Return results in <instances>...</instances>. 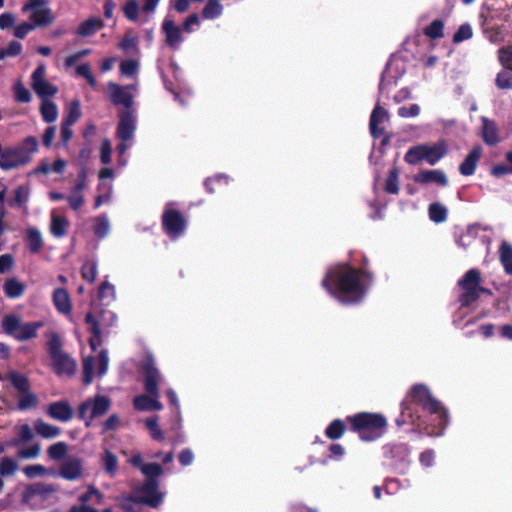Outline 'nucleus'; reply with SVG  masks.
Segmentation results:
<instances>
[{
	"label": "nucleus",
	"mask_w": 512,
	"mask_h": 512,
	"mask_svg": "<svg viewBox=\"0 0 512 512\" xmlns=\"http://www.w3.org/2000/svg\"><path fill=\"white\" fill-rule=\"evenodd\" d=\"M372 277L366 271L347 264L330 268L322 281L327 292L343 304H356L366 295Z\"/></svg>",
	"instance_id": "obj_1"
},
{
	"label": "nucleus",
	"mask_w": 512,
	"mask_h": 512,
	"mask_svg": "<svg viewBox=\"0 0 512 512\" xmlns=\"http://www.w3.org/2000/svg\"><path fill=\"white\" fill-rule=\"evenodd\" d=\"M411 401L405 400L402 403L401 418L397 419L399 426L406 423H411L419 427L424 425L420 416L416 412L414 407L416 404L423 407V409L429 412L436 422L435 428L428 430V434L432 436H440L443 434L444 429L448 425V415L442 404L436 400L430 393L429 389L421 384L415 385L408 396Z\"/></svg>",
	"instance_id": "obj_2"
},
{
	"label": "nucleus",
	"mask_w": 512,
	"mask_h": 512,
	"mask_svg": "<svg viewBox=\"0 0 512 512\" xmlns=\"http://www.w3.org/2000/svg\"><path fill=\"white\" fill-rule=\"evenodd\" d=\"M142 372L144 376V388L147 394L138 395L134 398L133 404L135 409L139 411L162 410L163 405L159 401V384L162 381V376L152 357H147L142 362Z\"/></svg>",
	"instance_id": "obj_3"
},
{
	"label": "nucleus",
	"mask_w": 512,
	"mask_h": 512,
	"mask_svg": "<svg viewBox=\"0 0 512 512\" xmlns=\"http://www.w3.org/2000/svg\"><path fill=\"white\" fill-rule=\"evenodd\" d=\"M43 325L41 321L23 322L19 315L13 313L5 315L1 320L3 332L21 342L36 338Z\"/></svg>",
	"instance_id": "obj_4"
},
{
	"label": "nucleus",
	"mask_w": 512,
	"mask_h": 512,
	"mask_svg": "<svg viewBox=\"0 0 512 512\" xmlns=\"http://www.w3.org/2000/svg\"><path fill=\"white\" fill-rule=\"evenodd\" d=\"M354 431L365 441H372L382 435L386 427V420L380 414L359 413L350 418Z\"/></svg>",
	"instance_id": "obj_5"
},
{
	"label": "nucleus",
	"mask_w": 512,
	"mask_h": 512,
	"mask_svg": "<svg viewBox=\"0 0 512 512\" xmlns=\"http://www.w3.org/2000/svg\"><path fill=\"white\" fill-rule=\"evenodd\" d=\"M447 153L445 141L434 144H419L410 147L405 153L404 160L410 165L426 162L429 165L437 164Z\"/></svg>",
	"instance_id": "obj_6"
},
{
	"label": "nucleus",
	"mask_w": 512,
	"mask_h": 512,
	"mask_svg": "<svg viewBox=\"0 0 512 512\" xmlns=\"http://www.w3.org/2000/svg\"><path fill=\"white\" fill-rule=\"evenodd\" d=\"M21 10L36 29L48 27L55 21L47 0H27Z\"/></svg>",
	"instance_id": "obj_7"
},
{
	"label": "nucleus",
	"mask_w": 512,
	"mask_h": 512,
	"mask_svg": "<svg viewBox=\"0 0 512 512\" xmlns=\"http://www.w3.org/2000/svg\"><path fill=\"white\" fill-rule=\"evenodd\" d=\"M136 130V117L132 110H124L119 113V123L117 127V137L120 143L117 151L120 155H125L128 149L132 147L134 133Z\"/></svg>",
	"instance_id": "obj_8"
},
{
	"label": "nucleus",
	"mask_w": 512,
	"mask_h": 512,
	"mask_svg": "<svg viewBox=\"0 0 512 512\" xmlns=\"http://www.w3.org/2000/svg\"><path fill=\"white\" fill-rule=\"evenodd\" d=\"M111 401L107 396L95 395L83 401L78 407V416L85 421L86 426H90L92 421L104 415L110 408Z\"/></svg>",
	"instance_id": "obj_9"
},
{
	"label": "nucleus",
	"mask_w": 512,
	"mask_h": 512,
	"mask_svg": "<svg viewBox=\"0 0 512 512\" xmlns=\"http://www.w3.org/2000/svg\"><path fill=\"white\" fill-rule=\"evenodd\" d=\"M165 493L158 489V481L156 479H148L141 486L133 490L129 497L135 503L145 504L156 508L163 502Z\"/></svg>",
	"instance_id": "obj_10"
},
{
	"label": "nucleus",
	"mask_w": 512,
	"mask_h": 512,
	"mask_svg": "<svg viewBox=\"0 0 512 512\" xmlns=\"http://www.w3.org/2000/svg\"><path fill=\"white\" fill-rule=\"evenodd\" d=\"M31 86L41 100L49 99L58 92V88L46 79V67L38 65L31 75Z\"/></svg>",
	"instance_id": "obj_11"
},
{
	"label": "nucleus",
	"mask_w": 512,
	"mask_h": 512,
	"mask_svg": "<svg viewBox=\"0 0 512 512\" xmlns=\"http://www.w3.org/2000/svg\"><path fill=\"white\" fill-rule=\"evenodd\" d=\"M109 99L114 105H121L126 110H130L133 104L132 91L137 90L135 84L121 86L114 82H109L108 85Z\"/></svg>",
	"instance_id": "obj_12"
},
{
	"label": "nucleus",
	"mask_w": 512,
	"mask_h": 512,
	"mask_svg": "<svg viewBox=\"0 0 512 512\" xmlns=\"http://www.w3.org/2000/svg\"><path fill=\"white\" fill-rule=\"evenodd\" d=\"M162 222L165 232L172 239L181 236L186 228V221L183 215L174 209L167 208L162 216Z\"/></svg>",
	"instance_id": "obj_13"
},
{
	"label": "nucleus",
	"mask_w": 512,
	"mask_h": 512,
	"mask_svg": "<svg viewBox=\"0 0 512 512\" xmlns=\"http://www.w3.org/2000/svg\"><path fill=\"white\" fill-rule=\"evenodd\" d=\"M161 29L165 35L166 44L173 50L180 49V46L184 41V37L182 35L183 29L176 25L170 15H167L163 20Z\"/></svg>",
	"instance_id": "obj_14"
},
{
	"label": "nucleus",
	"mask_w": 512,
	"mask_h": 512,
	"mask_svg": "<svg viewBox=\"0 0 512 512\" xmlns=\"http://www.w3.org/2000/svg\"><path fill=\"white\" fill-rule=\"evenodd\" d=\"M389 119L390 115L388 111L377 103L370 115L369 122L370 133L374 138H380L384 134V124L389 122Z\"/></svg>",
	"instance_id": "obj_15"
},
{
	"label": "nucleus",
	"mask_w": 512,
	"mask_h": 512,
	"mask_svg": "<svg viewBox=\"0 0 512 512\" xmlns=\"http://www.w3.org/2000/svg\"><path fill=\"white\" fill-rule=\"evenodd\" d=\"M413 180L421 185L435 183L441 187H446L449 184L446 173L441 169L421 170L414 175Z\"/></svg>",
	"instance_id": "obj_16"
},
{
	"label": "nucleus",
	"mask_w": 512,
	"mask_h": 512,
	"mask_svg": "<svg viewBox=\"0 0 512 512\" xmlns=\"http://www.w3.org/2000/svg\"><path fill=\"white\" fill-rule=\"evenodd\" d=\"M83 471L82 461L77 457H68L59 470V475L66 480H77L81 477Z\"/></svg>",
	"instance_id": "obj_17"
},
{
	"label": "nucleus",
	"mask_w": 512,
	"mask_h": 512,
	"mask_svg": "<svg viewBox=\"0 0 512 512\" xmlns=\"http://www.w3.org/2000/svg\"><path fill=\"white\" fill-rule=\"evenodd\" d=\"M47 414L52 419L68 422L73 418V408L67 401H57L47 407Z\"/></svg>",
	"instance_id": "obj_18"
},
{
	"label": "nucleus",
	"mask_w": 512,
	"mask_h": 512,
	"mask_svg": "<svg viewBox=\"0 0 512 512\" xmlns=\"http://www.w3.org/2000/svg\"><path fill=\"white\" fill-rule=\"evenodd\" d=\"M54 371L58 375L71 376L76 371V362L66 353L51 358Z\"/></svg>",
	"instance_id": "obj_19"
},
{
	"label": "nucleus",
	"mask_w": 512,
	"mask_h": 512,
	"mask_svg": "<svg viewBox=\"0 0 512 512\" xmlns=\"http://www.w3.org/2000/svg\"><path fill=\"white\" fill-rule=\"evenodd\" d=\"M482 156V148L480 146L474 147L469 154L465 157L459 166V172L463 176H471L475 173L477 164Z\"/></svg>",
	"instance_id": "obj_20"
},
{
	"label": "nucleus",
	"mask_w": 512,
	"mask_h": 512,
	"mask_svg": "<svg viewBox=\"0 0 512 512\" xmlns=\"http://www.w3.org/2000/svg\"><path fill=\"white\" fill-rule=\"evenodd\" d=\"M53 304L57 311L63 315H69L72 310V305L68 292L63 288H57L52 296Z\"/></svg>",
	"instance_id": "obj_21"
},
{
	"label": "nucleus",
	"mask_w": 512,
	"mask_h": 512,
	"mask_svg": "<svg viewBox=\"0 0 512 512\" xmlns=\"http://www.w3.org/2000/svg\"><path fill=\"white\" fill-rule=\"evenodd\" d=\"M29 185H21L14 191L13 199L10 201V206L22 209L24 212L28 211V202L30 199Z\"/></svg>",
	"instance_id": "obj_22"
},
{
	"label": "nucleus",
	"mask_w": 512,
	"mask_h": 512,
	"mask_svg": "<svg viewBox=\"0 0 512 512\" xmlns=\"http://www.w3.org/2000/svg\"><path fill=\"white\" fill-rule=\"evenodd\" d=\"M86 322L90 326L91 337L89 339L90 347L93 351L101 345L102 337H101V323L94 318V316L89 313L86 315Z\"/></svg>",
	"instance_id": "obj_23"
},
{
	"label": "nucleus",
	"mask_w": 512,
	"mask_h": 512,
	"mask_svg": "<svg viewBox=\"0 0 512 512\" xmlns=\"http://www.w3.org/2000/svg\"><path fill=\"white\" fill-rule=\"evenodd\" d=\"M482 124L483 141L489 146L496 145L499 142V137L495 122L483 117Z\"/></svg>",
	"instance_id": "obj_24"
},
{
	"label": "nucleus",
	"mask_w": 512,
	"mask_h": 512,
	"mask_svg": "<svg viewBox=\"0 0 512 512\" xmlns=\"http://www.w3.org/2000/svg\"><path fill=\"white\" fill-rule=\"evenodd\" d=\"M2 289L6 297L17 299L24 294L25 285L16 277H10L4 282Z\"/></svg>",
	"instance_id": "obj_25"
},
{
	"label": "nucleus",
	"mask_w": 512,
	"mask_h": 512,
	"mask_svg": "<svg viewBox=\"0 0 512 512\" xmlns=\"http://www.w3.org/2000/svg\"><path fill=\"white\" fill-rule=\"evenodd\" d=\"M69 222L65 216L51 213L50 232L56 238H62L66 235Z\"/></svg>",
	"instance_id": "obj_26"
},
{
	"label": "nucleus",
	"mask_w": 512,
	"mask_h": 512,
	"mask_svg": "<svg viewBox=\"0 0 512 512\" xmlns=\"http://www.w3.org/2000/svg\"><path fill=\"white\" fill-rule=\"evenodd\" d=\"M5 378L11 383L13 388L18 392H25L30 389V381L26 375L16 370L9 371Z\"/></svg>",
	"instance_id": "obj_27"
},
{
	"label": "nucleus",
	"mask_w": 512,
	"mask_h": 512,
	"mask_svg": "<svg viewBox=\"0 0 512 512\" xmlns=\"http://www.w3.org/2000/svg\"><path fill=\"white\" fill-rule=\"evenodd\" d=\"M499 260L506 274L512 276V244L502 241L499 247Z\"/></svg>",
	"instance_id": "obj_28"
},
{
	"label": "nucleus",
	"mask_w": 512,
	"mask_h": 512,
	"mask_svg": "<svg viewBox=\"0 0 512 512\" xmlns=\"http://www.w3.org/2000/svg\"><path fill=\"white\" fill-rule=\"evenodd\" d=\"M38 396L31 391V389L25 392H20L17 398V409L20 411H26L35 408L38 405Z\"/></svg>",
	"instance_id": "obj_29"
},
{
	"label": "nucleus",
	"mask_w": 512,
	"mask_h": 512,
	"mask_svg": "<svg viewBox=\"0 0 512 512\" xmlns=\"http://www.w3.org/2000/svg\"><path fill=\"white\" fill-rule=\"evenodd\" d=\"M34 429L39 436L46 439L58 437L61 433V429L59 427L48 424L41 419H37L34 422Z\"/></svg>",
	"instance_id": "obj_30"
},
{
	"label": "nucleus",
	"mask_w": 512,
	"mask_h": 512,
	"mask_svg": "<svg viewBox=\"0 0 512 512\" xmlns=\"http://www.w3.org/2000/svg\"><path fill=\"white\" fill-rule=\"evenodd\" d=\"M26 238L30 252L34 254L39 253L44 245L39 229L36 227L28 228Z\"/></svg>",
	"instance_id": "obj_31"
},
{
	"label": "nucleus",
	"mask_w": 512,
	"mask_h": 512,
	"mask_svg": "<svg viewBox=\"0 0 512 512\" xmlns=\"http://www.w3.org/2000/svg\"><path fill=\"white\" fill-rule=\"evenodd\" d=\"M40 113L46 123H53L58 118L57 105L50 99H44L41 102Z\"/></svg>",
	"instance_id": "obj_32"
},
{
	"label": "nucleus",
	"mask_w": 512,
	"mask_h": 512,
	"mask_svg": "<svg viewBox=\"0 0 512 512\" xmlns=\"http://www.w3.org/2000/svg\"><path fill=\"white\" fill-rule=\"evenodd\" d=\"M429 219L434 223H443L447 220L448 209L439 202L431 203L428 207Z\"/></svg>",
	"instance_id": "obj_33"
},
{
	"label": "nucleus",
	"mask_w": 512,
	"mask_h": 512,
	"mask_svg": "<svg viewBox=\"0 0 512 512\" xmlns=\"http://www.w3.org/2000/svg\"><path fill=\"white\" fill-rule=\"evenodd\" d=\"M480 273L476 269H470L466 272L464 277L459 280L461 288L483 289L480 287Z\"/></svg>",
	"instance_id": "obj_34"
},
{
	"label": "nucleus",
	"mask_w": 512,
	"mask_h": 512,
	"mask_svg": "<svg viewBox=\"0 0 512 512\" xmlns=\"http://www.w3.org/2000/svg\"><path fill=\"white\" fill-rule=\"evenodd\" d=\"M95 235L103 239L108 236L110 232V221L106 214L99 215L93 219Z\"/></svg>",
	"instance_id": "obj_35"
},
{
	"label": "nucleus",
	"mask_w": 512,
	"mask_h": 512,
	"mask_svg": "<svg viewBox=\"0 0 512 512\" xmlns=\"http://www.w3.org/2000/svg\"><path fill=\"white\" fill-rule=\"evenodd\" d=\"M223 6L220 0H208L203 8L202 16L204 19L213 20L222 15Z\"/></svg>",
	"instance_id": "obj_36"
},
{
	"label": "nucleus",
	"mask_w": 512,
	"mask_h": 512,
	"mask_svg": "<svg viewBox=\"0 0 512 512\" xmlns=\"http://www.w3.org/2000/svg\"><path fill=\"white\" fill-rule=\"evenodd\" d=\"M102 463L105 471L111 476L114 477L118 471L119 462L117 456L109 451L105 450L102 456Z\"/></svg>",
	"instance_id": "obj_37"
},
{
	"label": "nucleus",
	"mask_w": 512,
	"mask_h": 512,
	"mask_svg": "<svg viewBox=\"0 0 512 512\" xmlns=\"http://www.w3.org/2000/svg\"><path fill=\"white\" fill-rule=\"evenodd\" d=\"M103 26V22L99 18H90L84 21L78 28L77 33L80 36H90Z\"/></svg>",
	"instance_id": "obj_38"
},
{
	"label": "nucleus",
	"mask_w": 512,
	"mask_h": 512,
	"mask_svg": "<svg viewBox=\"0 0 512 512\" xmlns=\"http://www.w3.org/2000/svg\"><path fill=\"white\" fill-rule=\"evenodd\" d=\"M116 297L114 285L108 281H104L99 288V299L104 305L111 304Z\"/></svg>",
	"instance_id": "obj_39"
},
{
	"label": "nucleus",
	"mask_w": 512,
	"mask_h": 512,
	"mask_svg": "<svg viewBox=\"0 0 512 512\" xmlns=\"http://www.w3.org/2000/svg\"><path fill=\"white\" fill-rule=\"evenodd\" d=\"M464 292L459 297V302L462 307H468L473 302H475L481 293L488 292L487 289H471V288H462Z\"/></svg>",
	"instance_id": "obj_40"
},
{
	"label": "nucleus",
	"mask_w": 512,
	"mask_h": 512,
	"mask_svg": "<svg viewBox=\"0 0 512 512\" xmlns=\"http://www.w3.org/2000/svg\"><path fill=\"white\" fill-rule=\"evenodd\" d=\"M18 470V462L11 457H3L0 460V476H13Z\"/></svg>",
	"instance_id": "obj_41"
},
{
	"label": "nucleus",
	"mask_w": 512,
	"mask_h": 512,
	"mask_svg": "<svg viewBox=\"0 0 512 512\" xmlns=\"http://www.w3.org/2000/svg\"><path fill=\"white\" fill-rule=\"evenodd\" d=\"M140 63L136 59H127L120 63V72L122 75L135 78L138 74Z\"/></svg>",
	"instance_id": "obj_42"
},
{
	"label": "nucleus",
	"mask_w": 512,
	"mask_h": 512,
	"mask_svg": "<svg viewBox=\"0 0 512 512\" xmlns=\"http://www.w3.org/2000/svg\"><path fill=\"white\" fill-rule=\"evenodd\" d=\"M384 189L390 194H397L399 192V170L397 168H392L389 171Z\"/></svg>",
	"instance_id": "obj_43"
},
{
	"label": "nucleus",
	"mask_w": 512,
	"mask_h": 512,
	"mask_svg": "<svg viewBox=\"0 0 512 512\" xmlns=\"http://www.w3.org/2000/svg\"><path fill=\"white\" fill-rule=\"evenodd\" d=\"M81 114L80 102L74 100L70 103L63 122L68 123V125H74L80 119Z\"/></svg>",
	"instance_id": "obj_44"
},
{
	"label": "nucleus",
	"mask_w": 512,
	"mask_h": 512,
	"mask_svg": "<svg viewBox=\"0 0 512 512\" xmlns=\"http://www.w3.org/2000/svg\"><path fill=\"white\" fill-rule=\"evenodd\" d=\"M119 48L126 54L138 52L137 37L127 33L119 43Z\"/></svg>",
	"instance_id": "obj_45"
},
{
	"label": "nucleus",
	"mask_w": 512,
	"mask_h": 512,
	"mask_svg": "<svg viewBox=\"0 0 512 512\" xmlns=\"http://www.w3.org/2000/svg\"><path fill=\"white\" fill-rule=\"evenodd\" d=\"M122 11L128 20H130L132 22H136L138 20L139 11H140L138 1L137 0H128L122 7Z\"/></svg>",
	"instance_id": "obj_46"
},
{
	"label": "nucleus",
	"mask_w": 512,
	"mask_h": 512,
	"mask_svg": "<svg viewBox=\"0 0 512 512\" xmlns=\"http://www.w3.org/2000/svg\"><path fill=\"white\" fill-rule=\"evenodd\" d=\"M48 455L52 460L59 461L63 459L67 452H68V446L65 442H57L52 444L48 448Z\"/></svg>",
	"instance_id": "obj_47"
},
{
	"label": "nucleus",
	"mask_w": 512,
	"mask_h": 512,
	"mask_svg": "<svg viewBox=\"0 0 512 512\" xmlns=\"http://www.w3.org/2000/svg\"><path fill=\"white\" fill-rule=\"evenodd\" d=\"M145 425L149 430L150 436L157 441L164 440V434L158 424V417H151L146 419Z\"/></svg>",
	"instance_id": "obj_48"
},
{
	"label": "nucleus",
	"mask_w": 512,
	"mask_h": 512,
	"mask_svg": "<svg viewBox=\"0 0 512 512\" xmlns=\"http://www.w3.org/2000/svg\"><path fill=\"white\" fill-rule=\"evenodd\" d=\"M94 364L95 359L92 356H88L83 360V381L85 385L92 383L94 378Z\"/></svg>",
	"instance_id": "obj_49"
},
{
	"label": "nucleus",
	"mask_w": 512,
	"mask_h": 512,
	"mask_svg": "<svg viewBox=\"0 0 512 512\" xmlns=\"http://www.w3.org/2000/svg\"><path fill=\"white\" fill-rule=\"evenodd\" d=\"M344 430V422L342 420L336 419L326 428V436L333 440L339 439L343 435Z\"/></svg>",
	"instance_id": "obj_50"
},
{
	"label": "nucleus",
	"mask_w": 512,
	"mask_h": 512,
	"mask_svg": "<svg viewBox=\"0 0 512 512\" xmlns=\"http://www.w3.org/2000/svg\"><path fill=\"white\" fill-rule=\"evenodd\" d=\"M97 262L94 260H88L86 261L81 269L82 277L93 283L96 280L97 277Z\"/></svg>",
	"instance_id": "obj_51"
},
{
	"label": "nucleus",
	"mask_w": 512,
	"mask_h": 512,
	"mask_svg": "<svg viewBox=\"0 0 512 512\" xmlns=\"http://www.w3.org/2000/svg\"><path fill=\"white\" fill-rule=\"evenodd\" d=\"M17 433V440L14 441V445H19L30 441L34 434L32 428L28 424H22L15 428Z\"/></svg>",
	"instance_id": "obj_52"
},
{
	"label": "nucleus",
	"mask_w": 512,
	"mask_h": 512,
	"mask_svg": "<svg viewBox=\"0 0 512 512\" xmlns=\"http://www.w3.org/2000/svg\"><path fill=\"white\" fill-rule=\"evenodd\" d=\"M22 44L18 41H11L6 48H0V60L7 57H16L22 52Z\"/></svg>",
	"instance_id": "obj_53"
},
{
	"label": "nucleus",
	"mask_w": 512,
	"mask_h": 512,
	"mask_svg": "<svg viewBox=\"0 0 512 512\" xmlns=\"http://www.w3.org/2000/svg\"><path fill=\"white\" fill-rule=\"evenodd\" d=\"M496 86L501 90L512 89V74L507 70H502L496 75Z\"/></svg>",
	"instance_id": "obj_54"
},
{
	"label": "nucleus",
	"mask_w": 512,
	"mask_h": 512,
	"mask_svg": "<svg viewBox=\"0 0 512 512\" xmlns=\"http://www.w3.org/2000/svg\"><path fill=\"white\" fill-rule=\"evenodd\" d=\"M15 98L18 102L28 103L31 101V93L30 91L22 84L21 81H17L13 87Z\"/></svg>",
	"instance_id": "obj_55"
},
{
	"label": "nucleus",
	"mask_w": 512,
	"mask_h": 512,
	"mask_svg": "<svg viewBox=\"0 0 512 512\" xmlns=\"http://www.w3.org/2000/svg\"><path fill=\"white\" fill-rule=\"evenodd\" d=\"M102 498L103 495L96 488L90 486L88 488V491L80 496L79 500L82 503V505H86L87 502L100 504Z\"/></svg>",
	"instance_id": "obj_56"
},
{
	"label": "nucleus",
	"mask_w": 512,
	"mask_h": 512,
	"mask_svg": "<svg viewBox=\"0 0 512 512\" xmlns=\"http://www.w3.org/2000/svg\"><path fill=\"white\" fill-rule=\"evenodd\" d=\"M473 36L472 27L470 24H462L453 36L454 43H461L465 40L470 39Z\"/></svg>",
	"instance_id": "obj_57"
},
{
	"label": "nucleus",
	"mask_w": 512,
	"mask_h": 512,
	"mask_svg": "<svg viewBox=\"0 0 512 512\" xmlns=\"http://www.w3.org/2000/svg\"><path fill=\"white\" fill-rule=\"evenodd\" d=\"M66 200L72 210L78 211L84 204L83 191H77L73 188L71 194L66 197Z\"/></svg>",
	"instance_id": "obj_58"
},
{
	"label": "nucleus",
	"mask_w": 512,
	"mask_h": 512,
	"mask_svg": "<svg viewBox=\"0 0 512 512\" xmlns=\"http://www.w3.org/2000/svg\"><path fill=\"white\" fill-rule=\"evenodd\" d=\"M444 24L441 20H434L429 26L425 28V34L432 38H440L443 36Z\"/></svg>",
	"instance_id": "obj_59"
},
{
	"label": "nucleus",
	"mask_w": 512,
	"mask_h": 512,
	"mask_svg": "<svg viewBox=\"0 0 512 512\" xmlns=\"http://www.w3.org/2000/svg\"><path fill=\"white\" fill-rule=\"evenodd\" d=\"M35 29V26L30 21L22 22L14 26L13 35L18 39H24L29 33L34 31Z\"/></svg>",
	"instance_id": "obj_60"
},
{
	"label": "nucleus",
	"mask_w": 512,
	"mask_h": 512,
	"mask_svg": "<svg viewBox=\"0 0 512 512\" xmlns=\"http://www.w3.org/2000/svg\"><path fill=\"white\" fill-rule=\"evenodd\" d=\"M53 492V488L49 485L37 483L34 485H31L27 491L26 495L29 496H45Z\"/></svg>",
	"instance_id": "obj_61"
},
{
	"label": "nucleus",
	"mask_w": 512,
	"mask_h": 512,
	"mask_svg": "<svg viewBox=\"0 0 512 512\" xmlns=\"http://www.w3.org/2000/svg\"><path fill=\"white\" fill-rule=\"evenodd\" d=\"M142 474L148 478L155 479L162 475L163 468L158 463H145L141 470Z\"/></svg>",
	"instance_id": "obj_62"
},
{
	"label": "nucleus",
	"mask_w": 512,
	"mask_h": 512,
	"mask_svg": "<svg viewBox=\"0 0 512 512\" xmlns=\"http://www.w3.org/2000/svg\"><path fill=\"white\" fill-rule=\"evenodd\" d=\"M498 58L505 69L512 71V46L501 48Z\"/></svg>",
	"instance_id": "obj_63"
},
{
	"label": "nucleus",
	"mask_w": 512,
	"mask_h": 512,
	"mask_svg": "<svg viewBox=\"0 0 512 512\" xmlns=\"http://www.w3.org/2000/svg\"><path fill=\"white\" fill-rule=\"evenodd\" d=\"M48 351H49L51 358L63 353L62 342H61L60 337L57 334H52L50 336L49 341H48Z\"/></svg>",
	"instance_id": "obj_64"
}]
</instances>
